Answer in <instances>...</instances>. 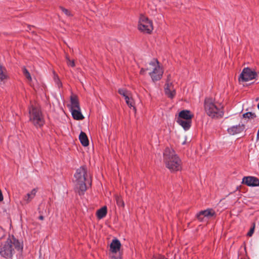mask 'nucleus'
I'll use <instances>...</instances> for the list:
<instances>
[{"label":"nucleus","mask_w":259,"mask_h":259,"mask_svg":"<svg viewBox=\"0 0 259 259\" xmlns=\"http://www.w3.org/2000/svg\"><path fill=\"white\" fill-rule=\"evenodd\" d=\"M172 82L170 75H168L167 76L166 83Z\"/></svg>","instance_id":"7c9ffc66"},{"label":"nucleus","mask_w":259,"mask_h":259,"mask_svg":"<svg viewBox=\"0 0 259 259\" xmlns=\"http://www.w3.org/2000/svg\"><path fill=\"white\" fill-rule=\"evenodd\" d=\"M125 100L126 104L128 106V107L131 108H133V110L136 112V108L135 106V102L131 95H130L128 97H125Z\"/></svg>","instance_id":"6ab92c4d"},{"label":"nucleus","mask_w":259,"mask_h":259,"mask_svg":"<svg viewBox=\"0 0 259 259\" xmlns=\"http://www.w3.org/2000/svg\"><path fill=\"white\" fill-rule=\"evenodd\" d=\"M121 247V243L117 239L112 240L110 244V250L112 253H116L119 250Z\"/></svg>","instance_id":"2eb2a0df"},{"label":"nucleus","mask_w":259,"mask_h":259,"mask_svg":"<svg viewBox=\"0 0 259 259\" xmlns=\"http://www.w3.org/2000/svg\"><path fill=\"white\" fill-rule=\"evenodd\" d=\"M257 139H259V131H257Z\"/></svg>","instance_id":"e433bc0d"},{"label":"nucleus","mask_w":259,"mask_h":259,"mask_svg":"<svg viewBox=\"0 0 259 259\" xmlns=\"http://www.w3.org/2000/svg\"><path fill=\"white\" fill-rule=\"evenodd\" d=\"M67 64L68 66H70L71 67H74L75 66V63L74 60H69V61L67 62Z\"/></svg>","instance_id":"c85d7f7f"},{"label":"nucleus","mask_w":259,"mask_h":259,"mask_svg":"<svg viewBox=\"0 0 259 259\" xmlns=\"http://www.w3.org/2000/svg\"><path fill=\"white\" fill-rule=\"evenodd\" d=\"M54 80H55L56 83L58 84V86L59 88H60L62 86V83L57 76H55L54 77Z\"/></svg>","instance_id":"bb28decb"},{"label":"nucleus","mask_w":259,"mask_h":259,"mask_svg":"<svg viewBox=\"0 0 259 259\" xmlns=\"http://www.w3.org/2000/svg\"><path fill=\"white\" fill-rule=\"evenodd\" d=\"M107 209L106 206H103L97 210L96 214L99 219L104 218L107 214Z\"/></svg>","instance_id":"a211bd4d"},{"label":"nucleus","mask_w":259,"mask_h":259,"mask_svg":"<svg viewBox=\"0 0 259 259\" xmlns=\"http://www.w3.org/2000/svg\"><path fill=\"white\" fill-rule=\"evenodd\" d=\"M146 70L153 81L159 80L163 74V70L157 59H154L146 64Z\"/></svg>","instance_id":"39448f33"},{"label":"nucleus","mask_w":259,"mask_h":259,"mask_svg":"<svg viewBox=\"0 0 259 259\" xmlns=\"http://www.w3.org/2000/svg\"><path fill=\"white\" fill-rule=\"evenodd\" d=\"M59 8L60 10H62V11L68 17H72L73 16V14H72V13L70 11H69V10L62 7V6H60L59 7Z\"/></svg>","instance_id":"5701e85b"},{"label":"nucleus","mask_w":259,"mask_h":259,"mask_svg":"<svg viewBox=\"0 0 259 259\" xmlns=\"http://www.w3.org/2000/svg\"><path fill=\"white\" fill-rule=\"evenodd\" d=\"M79 140L83 146L87 147L89 145V141L88 136L86 134L82 131L81 132L79 136Z\"/></svg>","instance_id":"dca6fc26"},{"label":"nucleus","mask_w":259,"mask_h":259,"mask_svg":"<svg viewBox=\"0 0 259 259\" xmlns=\"http://www.w3.org/2000/svg\"><path fill=\"white\" fill-rule=\"evenodd\" d=\"M193 115L189 110H183L179 113L177 118V122L184 128H189L191 126V119Z\"/></svg>","instance_id":"6e6552de"},{"label":"nucleus","mask_w":259,"mask_h":259,"mask_svg":"<svg viewBox=\"0 0 259 259\" xmlns=\"http://www.w3.org/2000/svg\"><path fill=\"white\" fill-rule=\"evenodd\" d=\"M257 107H258V109H259V103H258V105H257Z\"/></svg>","instance_id":"58836bf2"},{"label":"nucleus","mask_w":259,"mask_h":259,"mask_svg":"<svg viewBox=\"0 0 259 259\" xmlns=\"http://www.w3.org/2000/svg\"><path fill=\"white\" fill-rule=\"evenodd\" d=\"M22 71L24 75L25 76V77L28 79V81H31L32 80V78L30 75V74L27 70V69L25 67H23Z\"/></svg>","instance_id":"4be33fe9"},{"label":"nucleus","mask_w":259,"mask_h":259,"mask_svg":"<svg viewBox=\"0 0 259 259\" xmlns=\"http://www.w3.org/2000/svg\"><path fill=\"white\" fill-rule=\"evenodd\" d=\"M38 218L40 220H44V217L42 215H40Z\"/></svg>","instance_id":"c9c22d12"},{"label":"nucleus","mask_w":259,"mask_h":259,"mask_svg":"<svg viewBox=\"0 0 259 259\" xmlns=\"http://www.w3.org/2000/svg\"><path fill=\"white\" fill-rule=\"evenodd\" d=\"M37 191V189H33L29 193H28L23 197L22 203L23 204L29 203L35 197Z\"/></svg>","instance_id":"ddd939ff"},{"label":"nucleus","mask_w":259,"mask_h":259,"mask_svg":"<svg viewBox=\"0 0 259 259\" xmlns=\"http://www.w3.org/2000/svg\"><path fill=\"white\" fill-rule=\"evenodd\" d=\"M111 259H120V258L118 257H115L114 256H111Z\"/></svg>","instance_id":"f704fd0d"},{"label":"nucleus","mask_w":259,"mask_h":259,"mask_svg":"<svg viewBox=\"0 0 259 259\" xmlns=\"http://www.w3.org/2000/svg\"><path fill=\"white\" fill-rule=\"evenodd\" d=\"M146 71H147L146 70V68H142L141 70H140V73L142 75H143L144 74V73Z\"/></svg>","instance_id":"2f4dec72"},{"label":"nucleus","mask_w":259,"mask_h":259,"mask_svg":"<svg viewBox=\"0 0 259 259\" xmlns=\"http://www.w3.org/2000/svg\"><path fill=\"white\" fill-rule=\"evenodd\" d=\"M204 107L207 115L211 118H220L224 115L223 106L220 104L214 102L212 99H206Z\"/></svg>","instance_id":"20e7f679"},{"label":"nucleus","mask_w":259,"mask_h":259,"mask_svg":"<svg viewBox=\"0 0 259 259\" xmlns=\"http://www.w3.org/2000/svg\"><path fill=\"white\" fill-rule=\"evenodd\" d=\"M73 118L76 120H82L84 118V116L81 112L80 108L79 109H73L71 110Z\"/></svg>","instance_id":"f3484780"},{"label":"nucleus","mask_w":259,"mask_h":259,"mask_svg":"<svg viewBox=\"0 0 259 259\" xmlns=\"http://www.w3.org/2000/svg\"><path fill=\"white\" fill-rule=\"evenodd\" d=\"M256 76L257 73L255 71L249 68H245L240 75L239 80V81H248L255 78Z\"/></svg>","instance_id":"1a4fd4ad"},{"label":"nucleus","mask_w":259,"mask_h":259,"mask_svg":"<svg viewBox=\"0 0 259 259\" xmlns=\"http://www.w3.org/2000/svg\"><path fill=\"white\" fill-rule=\"evenodd\" d=\"M14 247L18 251H22L23 245L18 240L14 237L12 239L8 238L0 245V255L6 258H12L14 253Z\"/></svg>","instance_id":"f03ea898"},{"label":"nucleus","mask_w":259,"mask_h":259,"mask_svg":"<svg viewBox=\"0 0 259 259\" xmlns=\"http://www.w3.org/2000/svg\"><path fill=\"white\" fill-rule=\"evenodd\" d=\"M152 259H168L166 258L165 256L161 255H154L152 257Z\"/></svg>","instance_id":"cd10ccee"},{"label":"nucleus","mask_w":259,"mask_h":259,"mask_svg":"<svg viewBox=\"0 0 259 259\" xmlns=\"http://www.w3.org/2000/svg\"><path fill=\"white\" fill-rule=\"evenodd\" d=\"M185 142H186V141H185L184 142H183L182 143V144H183V145H184V144H185Z\"/></svg>","instance_id":"4c0bfd02"},{"label":"nucleus","mask_w":259,"mask_h":259,"mask_svg":"<svg viewBox=\"0 0 259 259\" xmlns=\"http://www.w3.org/2000/svg\"><path fill=\"white\" fill-rule=\"evenodd\" d=\"M215 214V212L212 209H207L204 210L200 211L196 215L197 218L200 222L204 221V218H209Z\"/></svg>","instance_id":"9b49d317"},{"label":"nucleus","mask_w":259,"mask_h":259,"mask_svg":"<svg viewBox=\"0 0 259 259\" xmlns=\"http://www.w3.org/2000/svg\"><path fill=\"white\" fill-rule=\"evenodd\" d=\"M118 93L123 97H124V99H125V97H128L131 95L130 93L125 89H119L118 90Z\"/></svg>","instance_id":"412c9836"},{"label":"nucleus","mask_w":259,"mask_h":259,"mask_svg":"<svg viewBox=\"0 0 259 259\" xmlns=\"http://www.w3.org/2000/svg\"><path fill=\"white\" fill-rule=\"evenodd\" d=\"M70 110L73 109H79L80 108L79 102L76 95L72 94L70 96Z\"/></svg>","instance_id":"4468645a"},{"label":"nucleus","mask_w":259,"mask_h":259,"mask_svg":"<svg viewBox=\"0 0 259 259\" xmlns=\"http://www.w3.org/2000/svg\"><path fill=\"white\" fill-rule=\"evenodd\" d=\"M75 182V189L79 195H83L87 190L85 182L88 181L87 168L82 166L76 169L74 175Z\"/></svg>","instance_id":"7ed1b4c3"},{"label":"nucleus","mask_w":259,"mask_h":259,"mask_svg":"<svg viewBox=\"0 0 259 259\" xmlns=\"http://www.w3.org/2000/svg\"><path fill=\"white\" fill-rule=\"evenodd\" d=\"M138 29L144 33L151 34L153 30L152 21L146 16L141 15L138 22Z\"/></svg>","instance_id":"0eeeda50"},{"label":"nucleus","mask_w":259,"mask_h":259,"mask_svg":"<svg viewBox=\"0 0 259 259\" xmlns=\"http://www.w3.org/2000/svg\"><path fill=\"white\" fill-rule=\"evenodd\" d=\"M163 158L166 167L170 171H177L181 169V160L173 149L166 147L163 153Z\"/></svg>","instance_id":"f257e3e1"},{"label":"nucleus","mask_w":259,"mask_h":259,"mask_svg":"<svg viewBox=\"0 0 259 259\" xmlns=\"http://www.w3.org/2000/svg\"><path fill=\"white\" fill-rule=\"evenodd\" d=\"M254 228H255V223H253L252 224V227L250 229L249 231L247 233L248 236L251 237L252 235V234H253L254 231Z\"/></svg>","instance_id":"a878e982"},{"label":"nucleus","mask_w":259,"mask_h":259,"mask_svg":"<svg viewBox=\"0 0 259 259\" xmlns=\"http://www.w3.org/2000/svg\"><path fill=\"white\" fill-rule=\"evenodd\" d=\"M30 120L36 128H40L44 123V118L40 109L32 106L29 109Z\"/></svg>","instance_id":"423d86ee"},{"label":"nucleus","mask_w":259,"mask_h":259,"mask_svg":"<svg viewBox=\"0 0 259 259\" xmlns=\"http://www.w3.org/2000/svg\"><path fill=\"white\" fill-rule=\"evenodd\" d=\"M8 78L6 69L5 67L0 65V81H3Z\"/></svg>","instance_id":"aec40b11"},{"label":"nucleus","mask_w":259,"mask_h":259,"mask_svg":"<svg viewBox=\"0 0 259 259\" xmlns=\"http://www.w3.org/2000/svg\"><path fill=\"white\" fill-rule=\"evenodd\" d=\"M242 183L247 186L256 187L259 186V179L253 176L244 177Z\"/></svg>","instance_id":"9d476101"},{"label":"nucleus","mask_w":259,"mask_h":259,"mask_svg":"<svg viewBox=\"0 0 259 259\" xmlns=\"http://www.w3.org/2000/svg\"><path fill=\"white\" fill-rule=\"evenodd\" d=\"M4 199L3 195L1 190L0 189V201H2Z\"/></svg>","instance_id":"473e14b6"},{"label":"nucleus","mask_w":259,"mask_h":259,"mask_svg":"<svg viewBox=\"0 0 259 259\" xmlns=\"http://www.w3.org/2000/svg\"><path fill=\"white\" fill-rule=\"evenodd\" d=\"M116 201L117 204L119 206H124V203L121 198L119 196L116 197Z\"/></svg>","instance_id":"393cba45"},{"label":"nucleus","mask_w":259,"mask_h":259,"mask_svg":"<svg viewBox=\"0 0 259 259\" xmlns=\"http://www.w3.org/2000/svg\"><path fill=\"white\" fill-rule=\"evenodd\" d=\"M165 95L171 99H172L176 95V91L172 82L166 83L164 87Z\"/></svg>","instance_id":"f8f14e48"},{"label":"nucleus","mask_w":259,"mask_h":259,"mask_svg":"<svg viewBox=\"0 0 259 259\" xmlns=\"http://www.w3.org/2000/svg\"><path fill=\"white\" fill-rule=\"evenodd\" d=\"M65 58L67 60V61H69V60H70V59H69V56L68 55L66 54V56H65Z\"/></svg>","instance_id":"72a5a7b5"},{"label":"nucleus","mask_w":259,"mask_h":259,"mask_svg":"<svg viewBox=\"0 0 259 259\" xmlns=\"http://www.w3.org/2000/svg\"><path fill=\"white\" fill-rule=\"evenodd\" d=\"M243 117L244 118L253 119L256 117V115L254 113L247 112L243 114Z\"/></svg>","instance_id":"b1692460"},{"label":"nucleus","mask_w":259,"mask_h":259,"mask_svg":"<svg viewBox=\"0 0 259 259\" xmlns=\"http://www.w3.org/2000/svg\"><path fill=\"white\" fill-rule=\"evenodd\" d=\"M228 131L230 135H233L239 133V132H238L239 131L231 130V131Z\"/></svg>","instance_id":"c756f323"}]
</instances>
